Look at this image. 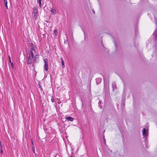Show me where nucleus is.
Masks as SVG:
<instances>
[{
  "label": "nucleus",
  "mask_w": 157,
  "mask_h": 157,
  "mask_svg": "<svg viewBox=\"0 0 157 157\" xmlns=\"http://www.w3.org/2000/svg\"><path fill=\"white\" fill-rule=\"evenodd\" d=\"M34 54L31 50H30V53L29 55H27V63L28 64H31L32 63V60L33 59Z\"/></svg>",
  "instance_id": "f257e3e1"
},
{
  "label": "nucleus",
  "mask_w": 157,
  "mask_h": 157,
  "mask_svg": "<svg viewBox=\"0 0 157 157\" xmlns=\"http://www.w3.org/2000/svg\"><path fill=\"white\" fill-rule=\"evenodd\" d=\"M33 14H34V16H33L34 18L36 19V18L37 17V16L36 14L38 12V9L36 7H34L33 8Z\"/></svg>",
  "instance_id": "f03ea898"
},
{
  "label": "nucleus",
  "mask_w": 157,
  "mask_h": 157,
  "mask_svg": "<svg viewBox=\"0 0 157 157\" xmlns=\"http://www.w3.org/2000/svg\"><path fill=\"white\" fill-rule=\"evenodd\" d=\"M44 68L46 71H47L48 69V63H44Z\"/></svg>",
  "instance_id": "7ed1b4c3"
},
{
  "label": "nucleus",
  "mask_w": 157,
  "mask_h": 157,
  "mask_svg": "<svg viewBox=\"0 0 157 157\" xmlns=\"http://www.w3.org/2000/svg\"><path fill=\"white\" fill-rule=\"evenodd\" d=\"M143 134L147 136V132L146 131V130L145 128H144L142 131Z\"/></svg>",
  "instance_id": "20e7f679"
},
{
  "label": "nucleus",
  "mask_w": 157,
  "mask_h": 157,
  "mask_svg": "<svg viewBox=\"0 0 157 157\" xmlns=\"http://www.w3.org/2000/svg\"><path fill=\"white\" fill-rule=\"evenodd\" d=\"M66 119L71 121H72L74 120V118L71 117H68L66 118Z\"/></svg>",
  "instance_id": "39448f33"
},
{
  "label": "nucleus",
  "mask_w": 157,
  "mask_h": 157,
  "mask_svg": "<svg viewBox=\"0 0 157 157\" xmlns=\"http://www.w3.org/2000/svg\"><path fill=\"white\" fill-rule=\"evenodd\" d=\"M51 12L53 15L55 14L56 13V11L54 9H53V8H52L51 9Z\"/></svg>",
  "instance_id": "423d86ee"
},
{
  "label": "nucleus",
  "mask_w": 157,
  "mask_h": 157,
  "mask_svg": "<svg viewBox=\"0 0 157 157\" xmlns=\"http://www.w3.org/2000/svg\"><path fill=\"white\" fill-rule=\"evenodd\" d=\"M61 64L62 65V67L63 68L65 67L64 63L62 58H61Z\"/></svg>",
  "instance_id": "0eeeda50"
},
{
  "label": "nucleus",
  "mask_w": 157,
  "mask_h": 157,
  "mask_svg": "<svg viewBox=\"0 0 157 157\" xmlns=\"http://www.w3.org/2000/svg\"><path fill=\"white\" fill-rule=\"evenodd\" d=\"M4 2L5 6H6V8H7V9L8 7H7V0H4Z\"/></svg>",
  "instance_id": "6e6552de"
},
{
  "label": "nucleus",
  "mask_w": 157,
  "mask_h": 157,
  "mask_svg": "<svg viewBox=\"0 0 157 157\" xmlns=\"http://www.w3.org/2000/svg\"><path fill=\"white\" fill-rule=\"evenodd\" d=\"M38 57H39V55H36L35 56V57H34V59H33V60L36 62V59L38 58Z\"/></svg>",
  "instance_id": "1a4fd4ad"
},
{
  "label": "nucleus",
  "mask_w": 157,
  "mask_h": 157,
  "mask_svg": "<svg viewBox=\"0 0 157 157\" xmlns=\"http://www.w3.org/2000/svg\"><path fill=\"white\" fill-rule=\"evenodd\" d=\"M48 59H47V58L45 59H44V63H48Z\"/></svg>",
  "instance_id": "9d476101"
},
{
  "label": "nucleus",
  "mask_w": 157,
  "mask_h": 157,
  "mask_svg": "<svg viewBox=\"0 0 157 157\" xmlns=\"http://www.w3.org/2000/svg\"><path fill=\"white\" fill-rule=\"evenodd\" d=\"M153 35L155 36H156L157 35V29L153 33Z\"/></svg>",
  "instance_id": "9b49d317"
},
{
  "label": "nucleus",
  "mask_w": 157,
  "mask_h": 157,
  "mask_svg": "<svg viewBox=\"0 0 157 157\" xmlns=\"http://www.w3.org/2000/svg\"><path fill=\"white\" fill-rule=\"evenodd\" d=\"M32 149L33 152L35 154V147L34 146H32Z\"/></svg>",
  "instance_id": "f8f14e48"
},
{
  "label": "nucleus",
  "mask_w": 157,
  "mask_h": 157,
  "mask_svg": "<svg viewBox=\"0 0 157 157\" xmlns=\"http://www.w3.org/2000/svg\"><path fill=\"white\" fill-rule=\"evenodd\" d=\"M51 101L52 102H55V100L52 96V98H51Z\"/></svg>",
  "instance_id": "ddd939ff"
},
{
  "label": "nucleus",
  "mask_w": 157,
  "mask_h": 157,
  "mask_svg": "<svg viewBox=\"0 0 157 157\" xmlns=\"http://www.w3.org/2000/svg\"><path fill=\"white\" fill-rule=\"evenodd\" d=\"M38 2H39V6H40V7H41V1H39Z\"/></svg>",
  "instance_id": "4468645a"
},
{
  "label": "nucleus",
  "mask_w": 157,
  "mask_h": 157,
  "mask_svg": "<svg viewBox=\"0 0 157 157\" xmlns=\"http://www.w3.org/2000/svg\"><path fill=\"white\" fill-rule=\"evenodd\" d=\"M8 57H9V60L10 62V63H11V59L10 56H8Z\"/></svg>",
  "instance_id": "2eb2a0df"
},
{
  "label": "nucleus",
  "mask_w": 157,
  "mask_h": 157,
  "mask_svg": "<svg viewBox=\"0 0 157 157\" xmlns=\"http://www.w3.org/2000/svg\"><path fill=\"white\" fill-rule=\"evenodd\" d=\"M2 145L1 142L0 141V149H2Z\"/></svg>",
  "instance_id": "dca6fc26"
},
{
  "label": "nucleus",
  "mask_w": 157,
  "mask_h": 157,
  "mask_svg": "<svg viewBox=\"0 0 157 157\" xmlns=\"http://www.w3.org/2000/svg\"><path fill=\"white\" fill-rule=\"evenodd\" d=\"M11 63V65L12 67V68H13V66H14L13 64V63H12V62H11V63Z\"/></svg>",
  "instance_id": "f3484780"
},
{
  "label": "nucleus",
  "mask_w": 157,
  "mask_h": 157,
  "mask_svg": "<svg viewBox=\"0 0 157 157\" xmlns=\"http://www.w3.org/2000/svg\"><path fill=\"white\" fill-rule=\"evenodd\" d=\"M54 33L55 34H56V33H57V30H56V29L54 30Z\"/></svg>",
  "instance_id": "a211bd4d"
},
{
  "label": "nucleus",
  "mask_w": 157,
  "mask_h": 157,
  "mask_svg": "<svg viewBox=\"0 0 157 157\" xmlns=\"http://www.w3.org/2000/svg\"><path fill=\"white\" fill-rule=\"evenodd\" d=\"M1 150V153L2 154H3V151L2 150V149H0Z\"/></svg>",
  "instance_id": "6ab92c4d"
},
{
  "label": "nucleus",
  "mask_w": 157,
  "mask_h": 157,
  "mask_svg": "<svg viewBox=\"0 0 157 157\" xmlns=\"http://www.w3.org/2000/svg\"><path fill=\"white\" fill-rule=\"evenodd\" d=\"M35 157H38V155L37 154L35 153Z\"/></svg>",
  "instance_id": "aec40b11"
},
{
  "label": "nucleus",
  "mask_w": 157,
  "mask_h": 157,
  "mask_svg": "<svg viewBox=\"0 0 157 157\" xmlns=\"http://www.w3.org/2000/svg\"><path fill=\"white\" fill-rule=\"evenodd\" d=\"M31 142H32V144L33 146H34V144H33V141H32Z\"/></svg>",
  "instance_id": "412c9836"
},
{
  "label": "nucleus",
  "mask_w": 157,
  "mask_h": 157,
  "mask_svg": "<svg viewBox=\"0 0 157 157\" xmlns=\"http://www.w3.org/2000/svg\"><path fill=\"white\" fill-rule=\"evenodd\" d=\"M39 86H40V87H40V90H42V88H41L40 86V85H39Z\"/></svg>",
  "instance_id": "4be33fe9"
},
{
  "label": "nucleus",
  "mask_w": 157,
  "mask_h": 157,
  "mask_svg": "<svg viewBox=\"0 0 157 157\" xmlns=\"http://www.w3.org/2000/svg\"><path fill=\"white\" fill-rule=\"evenodd\" d=\"M104 141H105V139L104 138Z\"/></svg>",
  "instance_id": "5701e85b"
},
{
  "label": "nucleus",
  "mask_w": 157,
  "mask_h": 157,
  "mask_svg": "<svg viewBox=\"0 0 157 157\" xmlns=\"http://www.w3.org/2000/svg\"><path fill=\"white\" fill-rule=\"evenodd\" d=\"M31 49H33V48L32 47V48H31Z\"/></svg>",
  "instance_id": "b1692460"
},
{
  "label": "nucleus",
  "mask_w": 157,
  "mask_h": 157,
  "mask_svg": "<svg viewBox=\"0 0 157 157\" xmlns=\"http://www.w3.org/2000/svg\"><path fill=\"white\" fill-rule=\"evenodd\" d=\"M99 78H98V79H97V80H99Z\"/></svg>",
  "instance_id": "393cba45"
},
{
  "label": "nucleus",
  "mask_w": 157,
  "mask_h": 157,
  "mask_svg": "<svg viewBox=\"0 0 157 157\" xmlns=\"http://www.w3.org/2000/svg\"><path fill=\"white\" fill-rule=\"evenodd\" d=\"M38 0V2H39V1H41V0Z\"/></svg>",
  "instance_id": "a878e982"
},
{
  "label": "nucleus",
  "mask_w": 157,
  "mask_h": 157,
  "mask_svg": "<svg viewBox=\"0 0 157 157\" xmlns=\"http://www.w3.org/2000/svg\"><path fill=\"white\" fill-rule=\"evenodd\" d=\"M70 157H72V156H70Z\"/></svg>",
  "instance_id": "bb28decb"
}]
</instances>
